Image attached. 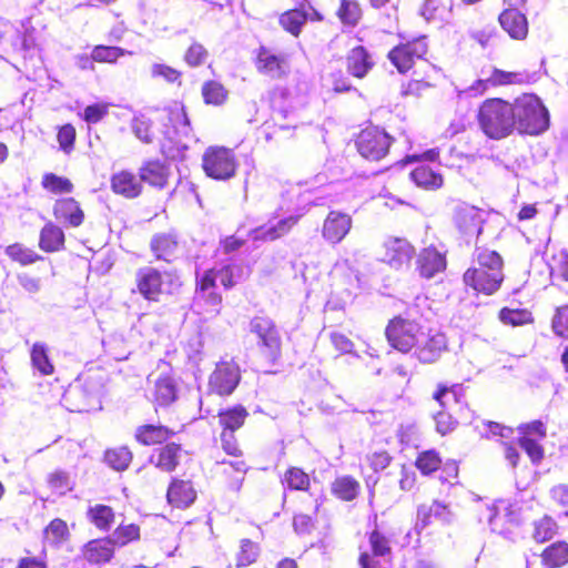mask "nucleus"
<instances>
[{
    "instance_id": "nucleus-52",
    "label": "nucleus",
    "mask_w": 568,
    "mask_h": 568,
    "mask_svg": "<svg viewBox=\"0 0 568 568\" xmlns=\"http://www.w3.org/2000/svg\"><path fill=\"white\" fill-rule=\"evenodd\" d=\"M236 270H240V267L230 263L219 268L210 267L200 275L203 277L211 276L213 278V285H216V281L219 280L223 288L227 291L232 290L237 284L235 275Z\"/></svg>"
},
{
    "instance_id": "nucleus-5",
    "label": "nucleus",
    "mask_w": 568,
    "mask_h": 568,
    "mask_svg": "<svg viewBox=\"0 0 568 568\" xmlns=\"http://www.w3.org/2000/svg\"><path fill=\"white\" fill-rule=\"evenodd\" d=\"M384 335L388 345L402 353L413 352L419 337L424 336L423 325L409 311L390 317L384 328Z\"/></svg>"
},
{
    "instance_id": "nucleus-46",
    "label": "nucleus",
    "mask_w": 568,
    "mask_h": 568,
    "mask_svg": "<svg viewBox=\"0 0 568 568\" xmlns=\"http://www.w3.org/2000/svg\"><path fill=\"white\" fill-rule=\"evenodd\" d=\"M103 460L113 470L124 471L133 460V453L126 445L110 447L104 450Z\"/></svg>"
},
{
    "instance_id": "nucleus-38",
    "label": "nucleus",
    "mask_w": 568,
    "mask_h": 568,
    "mask_svg": "<svg viewBox=\"0 0 568 568\" xmlns=\"http://www.w3.org/2000/svg\"><path fill=\"white\" fill-rule=\"evenodd\" d=\"M437 71L435 65L432 63H426V68L424 69V74L422 77H417L416 74L404 82L400 87V94L404 98H418L428 89L435 87V75Z\"/></svg>"
},
{
    "instance_id": "nucleus-54",
    "label": "nucleus",
    "mask_w": 568,
    "mask_h": 568,
    "mask_svg": "<svg viewBox=\"0 0 568 568\" xmlns=\"http://www.w3.org/2000/svg\"><path fill=\"white\" fill-rule=\"evenodd\" d=\"M43 538L50 545H62L70 539V530L65 520L52 519L43 529Z\"/></svg>"
},
{
    "instance_id": "nucleus-63",
    "label": "nucleus",
    "mask_w": 568,
    "mask_h": 568,
    "mask_svg": "<svg viewBox=\"0 0 568 568\" xmlns=\"http://www.w3.org/2000/svg\"><path fill=\"white\" fill-rule=\"evenodd\" d=\"M371 552L383 557L389 556L392 552L390 539L376 526L367 534Z\"/></svg>"
},
{
    "instance_id": "nucleus-44",
    "label": "nucleus",
    "mask_w": 568,
    "mask_h": 568,
    "mask_svg": "<svg viewBox=\"0 0 568 568\" xmlns=\"http://www.w3.org/2000/svg\"><path fill=\"white\" fill-rule=\"evenodd\" d=\"M111 539L116 548L139 544L142 539V527L138 523L121 521L113 530Z\"/></svg>"
},
{
    "instance_id": "nucleus-55",
    "label": "nucleus",
    "mask_w": 568,
    "mask_h": 568,
    "mask_svg": "<svg viewBox=\"0 0 568 568\" xmlns=\"http://www.w3.org/2000/svg\"><path fill=\"white\" fill-rule=\"evenodd\" d=\"M260 546L251 539L243 538L240 540V547L235 555V566L237 568H246L255 564L260 557Z\"/></svg>"
},
{
    "instance_id": "nucleus-57",
    "label": "nucleus",
    "mask_w": 568,
    "mask_h": 568,
    "mask_svg": "<svg viewBox=\"0 0 568 568\" xmlns=\"http://www.w3.org/2000/svg\"><path fill=\"white\" fill-rule=\"evenodd\" d=\"M490 84L493 88H500L506 85H520L527 82V77L519 71H506L494 67L489 74Z\"/></svg>"
},
{
    "instance_id": "nucleus-26",
    "label": "nucleus",
    "mask_w": 568,
    "mask_h": 568,
    "mask_svg": "<svg viewBox=\"0 0 568 568\" xmlns=\"http://www.w3.org/2000/svg\"><path fill=\"white\" fill-rule=\"evenodd\" d=\"M447 351V341L444 334L438 332H428L419 337L413 349L414 356L422 364H434Z\"/></svg>"
},
{
    "instance_id": "nucleus-25",
    "label": "nucleus",
    "mask_w": 568,
    "mask_h": 568,
    "mask_svg": "<svg viewBox=\"0 0 568 568\" xmlns=\"http://www.w3.org/2000/svg\"><path fill=\"white\" fill-rule=\"evenodd\" d=\"M52 214L55 221L67 229H79L85 222V212L81 203L72 196L57 199Z\"/></svg>"
},
{
    "instance_id": "nucleus-48",
    "label": "nucleus",
    "mask_w": 568,
    "mask_h": 568,
    "mask_svg": "<svg viewBox=\"0 0 568 568\" xmlns=\"http://www.w3.org/2000/svg\"><path fill=\"white\" fill-rule=\"evenodd\" d=\"M499 322L507 326H525L535 323V317L528 308L501 307L497 315Z\"/></svg>"
},
{
    "instance_id": "nucleus-7",
    "label": "nucleus",
    "mask_w": 568,
    "mask_h": 568,
    "mask_svg": "<svg viewBox=\"0 0 568 568\" xmlns=\"http://www.w3.org/2000/svg\"><path fill=\"white\" fill-rule=\"evenodd\" d=\"M395 138L379 125L368 124L354 136L357 153L366 161L379 162L388 156Z\"/></svg>"
},
{
    "instance_id": "nucleus-29",
    "label": "nucleus",
    "mask_w": 568,
    "mask_h": 568,
    "mask_svg": "<svg viewBox=\"0 0 568 568\" xmlns=\"http://www.w3.org/2000/svg\"><path fill=\"white\" fill-rule=\"evenodd\" d=\"M115 545L111 536L99 537L85 542L81 549L82 557L90 565L109 564L115 556Z\"/></svg>"
},
{
    "instance_id": "nucleus-17",
    "label": "nucleus",
    "mask_w": 568,
    "mask_h": 568,
    "mask_svg": "<svg viewBox=\"0 0 568 568\" xmlns=\"http://www.w3.org/2000/svg\"><path fill=\"white\" fill-rule=\"evenodd\" d=\"M161 123L170 139L189 138L193 129L186 106L181 101H172L162 109Z\"/></svg>"
},
{
    "instance_id": "nucleus-60",
    "label": "nucleus",
    "mask_w": 568,
    "mask_h": 568,
    "mask_svg": "<svg viewBox=\"0 0 568 568\" xmlns=\"http://www.w3.org/2000/svg\"><path fill=\"white\" fill-rule=\"evenodd\" d=\"M45 483L52 491L59 495H65L73 489L71 477L69 473L63 469H54L49 473Z\"/></svg>"
},
{
    "instance_id": "nucleus-49",
    "label": "nucleus",
    "mask_w": 568,
    "mask_h": 568,
    "mask_svg": "<svg viewBox=\"0 0 568 568\" xmlns=\"http://www.w3.org/2000/svg\"><path fill=\"white\" fill-rule=\"evenodd\" d=\"M4 253L12 262L21 266H28L44 260L42 255L20 242L8 245Z\"/></svg>"
},
{
    "instance_id": "nucleus-23",
    "label": "nucleus",
    "mask_w": 568,
    "mask_h": 568,
    "mask_svg": "<svg viewBox=\"0 0 568 568\" xmlns=\"http://www.w3.org/2000/svg\"><path fill=\"white\" fill-rule=\"evenodd\" d=\"M446 252L439 251L435 245L422 248L416 255L415 270L420 278L432 280L447 270Z\"/></svg>"
},
{
    "instance_id": "nucleus-13",
    "label": "nucleus",
    "mask_w": 568,
    "mask_h": 568,
    "mask_svg": "<svg viewBox=\"0 0 568 568\" xmlns=\"http://www.w3.org/2000/svg\"><path fill=\"white\" fill-rule=\"evenodd\" d=\"M454 513L450 506L438 499L417 506L415 528L418 531L430 529L437 531L453 524Z\"/></svg>"
},
{
    "instance_id": "nucleus-3",
    "label": "nucleus",
    "mask_w": 568,
    "mask_h": 568,
    "mask_svg": "<svg viewBox=\"0 0 568 568\" xmlns=\"http://www.w3.org/2000/svg\"><path fill=\"white\" fill-rule=\"evenodd\" d=\"M182 285L181 277L176 272L161 271L155 266L146 265L135 271L132 293L140 295L149 303H159L178 294Z\"/></svg>"
},
{
    "instance_id": "nucleus-43",
    "label": "nucleus",
    "mask_w": 568,
    "mask_h": 568,
    "mask_svg": "<svg viewBox=\"0 0 568 568\" xmlns=\"http://www.w3.org/2000/svg\"><path fill=\"white\" fill-rule=\"evenodd\" d=\"M248 410L241 404L219 410L217 418L222 430L236 432L245 424Z\"/></svg>"
},
{
    "instance_id": "nucleus-12",
    "label": "nucleus",
    "mask_w": 568,
    "mask_h": 568,
    "mask_svg": "<svg viewBox=\"0 0 568 568\" xmlns=\"http://www.w3.org/2000/svg\"><path fill=\"white\" fill-rule=\"evenodd\" d=\"M518 445L526 453L534 465H538L545 458L542 442L547 437V425L540 419L523 423L517 427Z\"/></svg>"
},
{
    "instance_id": "nucleus-1",
    "label": "nucleus",
    "mask_w": 568,
    "mask_h": 568,
    "mask_svg": "<svg viewBox=\"0 0 568 568\" xmlns=\"http://www.w3.org/2000/svg\"><path fill=\"white\" fill-rule=\"evenodd\" d=\"M504 258L497 251L476 247L471 264L463 273V283L477 296H491L504 283Z\"/></svg>"
},
{
    "instance_id": "nucleus-10",
    "label": "nucleus",
    "mask_w": 568,
    "mask_h": 568,
    "mask_svg": "<svg viewBox=\"0 0 568 568\" xmlns=\"http://www.w3.org/2000/svg\"><path fill=\"white\" fill-rule=\"evenodd\" d=\"M433 399L438 403L440 406V410L434 414V422L436 432L442 436L448 435L454 432L458 425L457 419H455L450 414L447 413L448 406V397H453L456 403H459L465 399V388L462 384H453L447 385L444 383L437 384L434 393Z\"/></svg>"
},
{
    "instance_id": "nucleus-35",
    "label": "nucleus",
    "mask_w": 568,
    "mask_h": 568,
    "mask_svg": "<svg viewBox=\"0 0 568 568\" xmlns=\"http://www.w3.org/2000/svg\"><path fill=\"white\" fill-rule=\"evenodd\" d=\"M39 248L44 253H57L65 248V234L62 226L49 221L40 230Z\"/></svg>"
},
{
    "instance_id": "nucleus-18",
    "label": "nucleus",
    "mask_w": 568,
    "mask_h": 568,
    "mask_svg": "<svg viewBox=\"0 0 568 568\" xmlns=\"http://www.w3.org/2000/svg\"><path fill=\"white\" fill-rule=\"evenodd\" d=\"M452 220L460 236L477 237L483 232L485 212L475 205L463 202L454 209Z\"/></svg>"
},
{
    "instance_id": "nucleus-56",
    "label": "nucleus",
    "mask_w": 568,
    "mask_h": 568,
    "mask_svg": "<svg viewBox=\"0 0 568 568\" xmlns=\"http://www.w3.org/2000/svg\"><path fill=\"white\" fill-rule=\"evenodd\" d=\"M48 353L49 349L43 343H34L30 353L32 366L43 376L54 373V365L51 363Z\"/></svg>"
},
{
    "instance_id": "nucleus-14",
    "label": "nucleus",
    "mask_w": 568,
    "mask_h": 568,
    "mask_svg": "<svg viewBox=\"0 0 568 568\" xmlns=\"http://www.w3.org/2000/svg\"><path fill=\"white\" fill-rule=\"evenodd\" d=\"M251 331L258 337V347L268 362H276L282 354V339L275 323L264 316H256L251 322Z\"/></svg>"
},
{
    "instance_id": "nucleus-50",
    "label": "nucleus",
    "mask_w": 568,
    "mask_h": 568,
    "mask_svg": "<svg viewBox=\"0 0 568 568\" xmlns=\"http://www.w3.org/2000/svg\"><path fill=\"white\" fill-rule=\"evenodd\" d=\"M221 480L230 488L239 489L244 479L246 466L244 462H221Z\"/></svg>"
},
{
    "instance_id": "nucleus-45",
    "label": "nucleus",
    "mask_w": 568,
    "mask_h": 568,
    "mask_svg": "<svg viewBox=\"0 0 568 568\" xmlns=\"http://www.w3.org/2000/svg\"><path fill=\"white\" fill-rule=\"evenodd\" d=\"M281 484L284 489L303 493H308L312 486L310 475L298 466L287 467L281 478Z\"/></svg>"
},
{
    "instance_id": "nucleus-62",
    "label": "nucleus",
    "mask_w": 568,
    "mask_h": 568,
    "mask_svg": "<svg viewBox=\"0 0 568 568\" xmlns=\"http://www.w3.org/2000/svg\"><path fill=\"white\" fill-rule=\"evenodd\" d=\"M209 55V50L204 44L199 41H192L183 54V61L190 68H199L206 62Z\"/></svg>"
},
{
    "instance_id": "nucleus-15",
    "label": "nucleus",
    "mask_w": 568,
    "mask_h": 568,
    "mask_svg": "<svg viewBox=\"0 0 568 568\" xmlns=\"http://www.w3.org/2000/svg\"><path fill=\"white\" fill-rule=\"evenodd\" d=\"M507 7L498 14L500 28L516 41H524L528 37L529 22L527 16L519 9L526 0H503Z\"/></svg>"
},
{
    "instance_id": "nucleus-34",
    "label": "nucleus",
    "mask_w": 568,
    "mask_h": 568,
    "mask_svg": "<svg viewBox=\"0 0 568 568\" xmlns=\"http://www.w3.org/2000/svg\"><path fill=\"white\" fill-rule=\"evenodd\" d=\"M176 432L161 424H143L135 428L134 439L141 446L166 444Z\"/></svg>"
},
{
    "instance_id": "nucleus-28",
    "label": "nucleus",
    "mask_w": 568,
    "mask_h": 568,
    "mask_svg": "<svg viewBox=\"0 0 568 568\" xmlns=\"http://www.w3.org/2000/svg\"><path fill=\"white\" fill-rule=\"evenodd\" d=\"M376 62L369 50L362 45H355L347 51L345 57V67L349 75L362 80L366 78L375 68Z\"/></svg>"
},
{
    "instance_id": "nucleus-2",
    "label": "nucleus",
    "mask_w": 568,
    "mask_h": 568,
    "mask_svg": "<svg viewBox=\"0 0 568 568\" xmlns=\"http://www.w3.org/2000/svg\"><path fill=\"white\" fill-rule=\"evenodd\" d=\"M513 101L493 97L483 100L476 111V122L488 140L501 141L515 134Z\"/></svg>"
},
{
    "instance_id": "nucleus-20",
    "label": "nucleus",
    "mask_w": 568,
    "mask_h": 568,
    "mask_svg": "<svg viewBox=\"0 0 568 568\" xmlns=\"http://www.w3.org/2000/svg\"><path fill=\"white\" fill-rule=\"evenodd\" d=\"M194 300L203 314L217 316L223 307V296L213 285V278L196 274L194 282Z\"/></svg>"
},
{
    "instance_id": "nucleus-51",
    "label": "nucleus",
    "mask_w": 568,
    "mask_h": 568,
    "mask_svg": "<svg viewBox=\"0 0 568 568\" xmlns=\"http://www.w3.org/2000/svg\"><path fill=\"white\" fill-rule=\"evenodd\" d=\"M559 526L549 515H545L532 523L531 537L537 544H544L558 535Z\"/></svg>"
},
{
    "instance_id": "nucleus-30",
    "label": "nucleus",
    "mask_w": 568,
    "mask_h": 568,
    "mask_svg": "<svg viewBox=\"0 0 568 568\" xmlns=\"http://www.w3.org/2000/svg\"><path fill=\"white\" fill-rule=\"evenodd\" d=\"M110 189L126 200H134L142 195L143 184L132 171L122 169L110 176Z\"/></svg>"
},
{
    "instance_id": "nucleus-58",
    "label": "nucleus",
    "mask_w": 568,
    "mask_h": 568,
    "mask_svg": "<svg viewBox=\"0 0 568 568\" xmlns=\"http://www.w3.org/2000/svg\"><path fill=\"white\" fill-rule=\"evenodd\" d=\"M128 53L126 50L120 47L98 44L91 50L90 58L98 63L113 64Z\"/></svg>"
},
{
    "instance_id": "nucleus-39",
    "label": "nucleus",
    "mask_w": 568,
    "mask_h": 568,
    "mask_svg": "<svg viewBox=\"0 0 568 568\" xmlns=\"http://www.w3.org/2000/svg\"><path fill=\"white\" fill-rule=\"evenodd\" d=\"M410 181L424 191H436L444 185V176L430 165L420 164L409 172Z\"/></svg>"
},
{
    "instance_id": "nucleus-21",
    "label": "nucleus",
    "mask_w": 568,
    "mask_h": 568,
    "mask_svg": "<svg viewBox=\"0 0 568 568\" xmlns=\"http://www.w3.org/2000/svg\"><path fill=\"white\" fill-rule=\"evenodd\" d=\"M255 68L258 73L280 80L288 75L290 64L283 53H276L265 45H260L255 55Z\"/></svg>"
},
{
    "instance_id": "nucleus-42",
    "label": "nucleus",
    "mask_w": 568,
    "mask_h": 568,
    "mask_svg": "<svg viewBox=\"0 0 568 568\" xmlns=\"http://www.w3.org/2000/svg\"><path fill=\"white\" fill-rule=\"evenodd\" d=\"M178 399V385L170 375H161L154 384L153 402L160 407H168Z\"/></svg>"
},
{
    "instance_id": "nucleus-53",
    "label": "nucleus",
    "mask_w": 568,
    "mask_h": 568,
    "mask_svg": "<svg viewBox=\"0 0 568 568\" xmlns=\"http://www.w3.org/2000/svg\"><path fill=\"white\" fill-rule=\"evenodd\" d=\"M201 94L203 102L207 105L220 106L229 98L227 89L216 80H207L202 84Z\"/></svg>"
},
{
    "instance_id": "nucleus-40",
    "label": "nucleus",
    "mask_w": 568,
    "mask_h": 568,
    "mask_svg": "<svg viewBox=\"0 0 568 568\" xmlns=\"http://www.w3.org/2000/svg\"><path fill=\"white\" fill-rule=\"evenodd\" d=\"M540 565L544 568H562L568 566V541L556 540L546 546L540 555Z\"/></svg>"
},
{
    "instance_id": "nucleus-59",
    "label": "nucleus",
    "mask_w": 568,
    "mask_h": 568,
    "mask_svg": "<svg viewBox=\"0 0 568 568\" xmlns=\"http://www.w3.org/2000/svg\"><path fill=\"white\" fill-rule=\"evenodd\" d=\"M41 186L53 194L71 193L74 189L73 183L65 176L55 173H45L41 179Z\"/></svg>"
},
{
    "instance_id": "nucleus-64",
    "label": "nucleus",
    "mask_w": 568,
    "mask_h": 568,
    "mask_svg": "<svg viewBox=\"0 0 568 568\" xmlns=\"http://www.w3.org/2000/svg\"><path fill=\"white\" fill-rule=\"evenodd\" d=\"M77 141V130L73 124L65 123L57 128V142L65 154L73 152Z\"/></svg>"
},
{
    "instance_id": "nucleus-36",
    "label": "nucleus",
    "mask_w": 568,
    "mask_h": 568,
    "mask_svg": "<svg viewBox=\"0 0 568 568\" xmlns=\"http://www.w3.org/2000/svg\"><path fill=\"white\" fill-rule=\"evenodd\" d=\"M329 490L333 497L343 503H352L357 499L362 491V485L357 478L352 475L336 476Z\"/></svg>"
},
{
    "instance_id": "nucleus-61",
    "label": "nucleus",
    "mask_w": 568,
    "mask_h": 568,
    "mask_svg": "<svg viewBox=\"0 0 568 568\" xmlns=\"http://www.w3.org/2000/svg\"><path fill=\"white\" fill-rule=\"evenodd\" d=\"M438 483L446 488L455 487L459 484V463L455 459H446L438 468Z\"/></svg>"
},
{
    "instance_id": "nucleus-11",
    "label": "nucleus",
    "mask_w": 568,
    "mask_h": 568,
    "mask_svg": "<svg viewBox=\"0 0 568 568\" xmlns=\"http://www.w3.org/2000/svg\"><path fill=\"white\" fill-rule=\"evenodd\" d=\"M324 16L312 6L310 0H295V7L278 16V26L293 38H298L307 22H321Z\"/></svg>"
},
{
    "instance_id": "nucleus-32",
    "label": "nucleus",
    "mask_w": 568,
    "mask_h": 568,
    "mask_svg": "<svg viewBox=\"0 0 568 568\" xmlns=\"http://www.w3.org/2000/svg\"><path fill=\"white\" fill-rule=\"evenodd\" d=\"M171 172L169 165L158 159L148 160L139 169L141 183L149 186L163 190L169 184Z\"/></svg>"
},
{
    "instance_id": "nucleus-22",
    "label": "nucleus",
    "mask_w": 568,
    "mask_h": 568,
    "mask_svg": "<svg viewBox=\"0 0 568 568\" xmlns=\"http://www.w3.org/2000/svg\"><path fill=\"white\" fill-rule=\"evenodd\" d=\"M181 236L174 230L155 233L150 240V251L156 261L173 263L181 251Z\"/></svg>"
},
{
    "instance_id": "nucleus-37",
    "label": "nucleus",
    "mask_w": 568,
    "mask_h": 568,
    "mask_svg": "<svg viewBox=\"0 0 568 568\" xmlns=\"http://www.w3.org/2000/svg\"><path fill=\"white\" fill-rule=\"evenodd\" d=\"M85 518L97 530L108 532L116 523V513L112 506L97 503L87 508Z\"/></svg>"
},
{
    "instance_id": "nucleus-33",
    "label": "nucleus",
    "mask_w": 568,
    "mask_h": 568,
    "mask_svg": "<svg viewBox=\"0 0 568 568\" xmlns=\"http://www.w3.org/2000/svg\"><path fill=\"white\" fill-rule=\"evenodd\" d=\"M69 409L74 413H89L101 408L98 390L89 389L85 385H77L65 397Z\"/></svg>"
},
{
    "instance_id": "nucleus-41",
    "label": "nucleus",
    "mask_w": 568,
    "mask_h": 568,
    "mask_svg": "<svg viewBox=\"0 0 568 568\" xmlns=\"http://www.w3.org/2000/svg\"><path fill=\"white\" fill-rule=\"evenodd\" d=\"M365 10L361 0H339L335 16L342 26L357 27L364 19Z\"/></svg>"
},
{
    "instance_id": "nucleus-9",
    "label": "nucleus",
    "mask_w": 568,
    "mask_h": 568,
    "mask_svg": "<svg viewBox=\"0 0 568 568\" xmlns=\"http://www.w3.org/2000/svg\"><path fill=\"white\" fill-rule=\"evenodd\" d=\"M271 118L262 125L265 140H271L277 131H291L295 124L286 122L294 112L292 98L286 89L275 88L270 94Z\"/></svg>"
},
{
    "instance_id": "nucleus-8",
    "label": "nucleus",
    "mask_w": 568,
    "mask_h": 568,
    "mask_svg": "<svg viewBox=\"0 0 568 568\" xmlns=\"http://www.w3.org/2000/svg\"><path fill=\"white\" fill-rule=\"evenodd\" d=\"M427 54V38L420 36L393 47L387 52V59L398 73L406 74L419 62L426 67V63H429L426 59Z\"/></svg>"
},
{
    "instance_id": "nucleus-6",
    "label": "nucleus",
    "mask_w": 568,
    "mask_h": 568,
    "mask_svg": "<svg viewBox=\"0 0 568 568\" xmlns=\"http://www.w3.org/2000/svg\"><path fill=\"white\" fill-rule=\"evenodd\" d=\"M240 162L235 151L224 145L207 146L201 159L204 174L214 181H230L239 171Z\"/></svg>"
},
{
    "instance_id": "nucleus-24",
    "label": "nucleus",
    "mask_w": 568,
    "mask_h": 568,
    "mask_svg": "<svg viewBox=\"0 0 568 568\" xmlns=\"http://www.w3.org/2000/svg\"><path fill=\"white\" fill-rule=\"evenodd\" d=\"M415 255L414 245L405 237H388L382 245L381 261L393 268L408 265Z\"/></svg>"
},
{
    "instance_id": "nucleus-4",
    "label": "nucleus",
    "mask_w": 568,
    "mask_h": 568,
    "mask_svg": "<svg viewBox=\"0 0 568 568\" xmlns=\"http://www.w3.org/2000/svg\"><path fill=\"white\" fill-rule=\"evenodd\" d=\"M513 108L515 113V133L538 135L549 128V112L536 94H520L513 100Z\"/></svg>"
},
{
    "instance_id": "nucleus-47",
    "label": "nucleus",
    "mask_w": 568,
    "mask_h": 568,
    "mask_svg": "<svg viewBox=\"0 0 568 568\" xmlns=\"http://www.w3.org/2000/svg\"><path fill=\"white\" fill-rule=\"evenodd\" d=\"M443 457L435 448L425 449L416 455L414 466L424 477H429L442 467Z\"/></svg>"
},
{
    "instance_id": "nucleus-16",
    "label": "nucleus",
    "mask_w": 568,
    "mask_h": 568,
    "mask_svg": "<svg viewBox=\"0 0 568 568\" xmlns=\"http://www.w3.org/2000/svg\"><path fill=\"white\" fill-rule=\"evenodd\" d=\"M199 499L196 483L191 477L172 476L165 491L166 504L171 509L186 510Z\"/></svg>"
},
{
    "instance_id": "nucleus-27",
    "label": "nucleus",
    "mask_w": 568,
    "mask_h": 568,
    "mask_svg": "<svg viewBox=\"0 0 568 568\" xmlns=\"http://www.w3.org/2000/svg\"><path fill=\"white\" fill-rule=\"evenodd\" d=\"M189 455L181 443L169 442L153 453L151 464L160 471L172 474L181 465L184 456Z\"/></svg>"
},
{
    "instance_id": "nucleus-31",
    "label": "nucleus",
    "mask_w": 568,
    "mask_h": 568,
    "mask_svg": "<svg viewBox=\"0 0 568 568\" xmlns=\"http://www.w3.org/2000/svg\"><path fill=\"white\" fill-rule=\"evenodd\" d=\"M353 220L347 213L341 211H329L326 215L322 235L331 244L342 242L352 229Z\"/></svg>"
},
{
    "instance_id": "nucleus-19",
    "label": "nucleus",
    "mask_w": 568,
    "mask_h": 568,
    "mask_svg": "<svg viewBox=\"0 0 568 568\" xmlns=\"http://www.w3.org/2000/svg\"><path fill=\"white\" fill-rule=\"evenodd\" d=\"M241 371L234 362L222 361L216 364L209 378V392L219 396H229L239 386Z\"/></svg>"
}]
</instances>
